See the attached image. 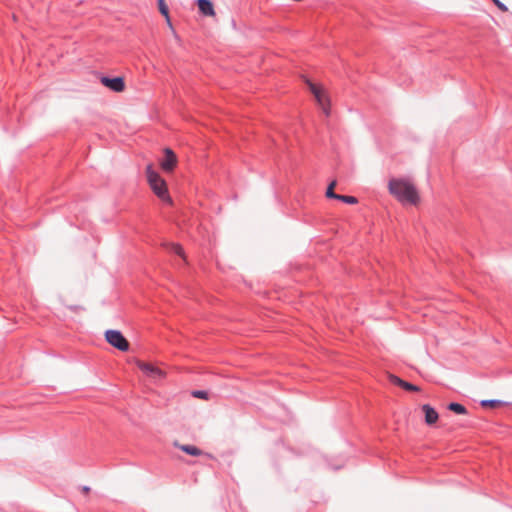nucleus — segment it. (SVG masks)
Listing matches in <instances>:
<instances>
[{
  "label": "nucleus",
  "instance_id": "39448f33",
  "mask_svg": "<svg viewBox=\"0 0 512 512\" xmlns=\"http://www.w3.org/2000/svg\"><path fill=\"white\" fill-rule=\"evenodd\" d=\"M139 369L154 383H158L163 380L166 376V373L160 368L154 366L153 364L146 363L143 361L136 362Z\"/></svg>",
  "mask_w": 512,
  "mask_h": 512
},
{
  "label": "nucleus",
  "instance_id": "a211bd4d",
  "mask_svg": "<svg viewBox=\"0 0 512 512\" xmlns=\"http://www.w3.org/2000/svg\"><path fill=\"white\" fill-rule=\"evenodd\" d=\"M499 404H500V401H498V400H483L481 402V405L484 406V407L485 406L496 407Z\"/></svg>",
  "mask_w": 512,
  "mask_h": 512
},
{
  "label": "nucleus",
  "instance_id": "9d476101",
  "mask_svg": "<svg viewBox=\"0 0 512 512\" xmlns=\"http://www.w3.org/2000/svg\"><path fill=\"white\" fill-rule=\"evenodd\" d=\"M390 380L392 383L401 386L405 390H408V391H418L419 390V387H417L411 383L405 382L397 376L391 375Z\"/></svg>",
  "mask_w": 512,
  "mask_h": 512
},
{
  "label": "nucleus",
  "instance_id": "6ab92c4d",
  "mask_svg": "<svg viewBox=\"0 0 512 512\" xmlns=\"http://www.w3.org/2000/svg\"><path fill=\"white\" fill-rule=\"evenodd\" d=\"M493 3L503 12L508 10L507 6L503 4L500 0H492Z\"/></svg>",
  "mask_w": 512,
  "mask_h": 512
},
{
  "label": "nucleus",
  "instance_id": "0eeeda50",
  "mask_svg": "<svg viewBox=\"0 0 512 512\" xmlns=\"http://www.w3.org/2000/svg\"><path fill=\"white\" fill-rule=\"evenodd\" d=\"M164 153H165V157L161 161V167L164 171L170 172L174 169L176 162H177V158H176V155L174 154V152L169 148H166L164 150Z\"/></svg>",
  "mask_w": 512,
  "mask_h": 512
},
{
  "label": "nucleus",
  "instance_id": "9b49d317",
  "mask_svg": "<svg viewBox=\"0 0 512 512\" xmlns=\"http://www.w3.org/2000/svg\"><path fill=\"white\" fill-rule=\"evenodd\" d=\"M175 445L181 449L183 452L191 455V456H201L203 451L193 445H180L175 443Z\"/></svg>",
  "mask_w": 512,
  "mask_h": 512
},
{
  "label": "nucleus",
  "instance_id": "dca6fc26",
  "mask_svg": "<svg viewBox=\"0 0 512 512\" xmlns=\"http://www.w3.org/2000/svg\"><path fill=\"white\" fill-rule=\"evenodd\" d=\"M158 7L160 13L165 16V18H168L169 10L164 0H158Z\"/></svg>",
  "mask_w": 512,
  "mask_h": 512
},
{
  "label": "nucleus",
  "instance_id": "f8f14e48",
  "mask_svg": "<svg viewBox=\"0 0 512 512\" xmlns=\"http://www.w3.org/2000/svg\"><path fill=\"white\" fill-rule=\"evenodd\" d=\"M448 409L457 414H466L467 413V409L459 403H450L448 405Z\"/></svg>",
  "mask_w": 512,
  "mask_h": 512
},
{
  "label": "nucleus",
  "instance_id": "423d86ee",
  "mask_svg": "<svg viewBox=\"0 0 512 512\" xmlns=\"http://www.w3.org/2000/svg\"><path fill=\"white\" fill-rule=\"evenodd\" d=\"M101 83L114 92H122L125 89V82L123 77L109 78L103 76L100 79Z\"/></svg>",
  "mask_w": 512,
  "mask_h": 512
},
{
  "label": "nucleus",
  "instance_id": "6e6552de",
  "mask_svg": "<svg viewBox=\"0 0 512 512\" xmlns=\"http://www.w3.org/2000/svg\"><path fill=\"white\" fill-rule=\"evenodd\" d=\"M422 410L425 414V422L428 425H433L437 422L439 415L437 411L428 404L422 406Z\"/></svg>",
  "mask_w": 512,
  "mask_h": 512
},
{
  "label": "nucleus",
  "instance_id": "20e7f679",
  "mask_svg": "<svg viewBox=\"0 0 512 512\" xmlns=\"http://www.w3.org/2000/svg\"><path fill=\"white\" fill-rule=\"evenodd\" d=\"M105 338L106 341L112 345L113 347L117 348L120 351H128L129 349V342L127 339L122 335V333L118 330H107L105 332Z\"/></svg>",
  "mask_w": 512,
  "mask_h": 512
},
{
  "label": "nucleus",
  "instance_id": "f257e3e1",
  "mask_svg": "<svg viewBox=\"0 0 512 512\" xmlns=\"http://www.w3.org/2000/svg\"><path fill=\"white\" fill-rule=\"evenodd\" d=\"M388 190L402 204L417 205L420 200L413 183L404 178L391 179L388 183Z\"/></svg>",
  "mask_w": 512,
  "mask_h": 512
},
{
  "label": "nucleus",
  "instance_id": "ddd939ff",
  "mask_svg": "<svg viewBox=\"0 0 512 512\" xmlns=\"http://www.w3.org/2000/svg\"><path fill=\"white\" fill-rule=\"evenodd\" d=\"M168 249H169V251H171L181 257H184V251L180 245L172 243V244L168 245Z\"/></svg>",
  "mask_w": 512,
  "mask_h": 512
},
{
  "label": "nucleus",
  "instance_id": "412c9836",
  "mask_svg": "<svg viewBox=\"0 0 512 512\" xmlns=\"http://www.w3.org/2000/svg\"><path fill=\"white\" fill-rule=\"evenodd\" d=\"M82 491H83L84 493H88V492L90 491V488H89L88 486H83V487H82Z\"/></svg>",
  "mask_w": 512,
  "mask_h": 512
},
{
  "label": "nucleus",
  "instance_id": "aec40b11",
  "mask_svg": "<svg viewBox=\"0 0 512 512\" xmlns=\"http://www.w3.org/2000/svg\"><path fill=\"white\" fill-rule=\"evenodd\" d=\"M166 22H167L168 26L172 29L173 33L175 34V31H174V29H173V27H172V23H171V20H170V16H169V15H168V18H166Z\"/></svg>",
  "mask_w": 512,
  "mask_h": 512
},
{
  "label": "nucleus",
  "instance_id": "f03ea898",
  "mask_svg": "<svg viewBox=\"0 0 512 512\" xmlns=\"http://www.w3.org/2000/svg\"><path fill=\"white\" fill-rule=\"evenodd\" d=\"M148 183L153 192L164 202H171L164 179L149 164L146 168Z\"/></svg>",
  "mask_w": 512,
  "mask_h": 512
},
{
  "label": "nucleus",
  "instance_id": "f3484780",
  "mask_svg": "<svg viewBox=\"0 0 512 512\" xmlns=\"http://www.w3.org/2000/svg\"><path fill=\"white\" fill-rule=\"evenodd\" d=\"M193 397L200 399H208V393L203 390H195L192 392Z\"/></svg>",
  "mask_w": 512,
  "mask_h": 512
},
{
  "label": "nucleus",
  "instance_id": "7ed1b4c3",
  "mask_svg": "<svg viewBox=\"0 0 512 512\" xmlns=\"http://www.w3.org/2000/svg\"><path fill=\"white\" fill-rule=\"evenodd\" d=\"M305 81H306L311 93L314 95L318 105L320 106L322 111L325 113V115L328 116L330 113V110H329L330 99H329L328 95L326 94V91L322 87L315 85L308 79H306Z\"/></svg>",
  "mask_w": 512,
  "mask_h": 512
},
{
  "label": "nucleus",
  "instance_id": "1a4fd4ad",
  "mask_svg": "<svg viewBox=\"0 0 512 512\" xmlns=\"http://www.w3.org/2000/svg\"><path fill=\"white\" fill-rule=\"evenodd\" d=\"M200 12L205 16H214L215 11L210 0H197Z\"/></svg>",
  "mask_w": 512,
  "mask_h": 512
},
{
  "label": "nucleus",
  "instance_id": "2eb2a0df",
  "mask_svg": "<svg viewBox=\"0 0 512 512\" xmlns=\"http://www.w3.org/2000/svg\"><path fill=\"white\" fill-rule=\"evenodd\" d=\"M337 200H340L342 202H345L347 204H355L357 203V199L353 196H345V195H337Z\"/></svg>",
  "mask_w": 512,
  "mask_h": 512
},
{
  "label": "nucleus",
  "instance_id": "4468645a",
  "mask_svg": "<svg viewBox=\"0 0 512 512\" xmlns=\"http://www.w3.org/2000/svg\"><path fill=\"white\" fill-rule=\"evenodd\" d=\"M335 186H336V181H333L330 183V185L328 186V188L326 190V197L336 199L338 194H336L334 192Z\"/></svg>",
  "mask_w": 512,
  "mask_h": 512
}]
</instances>
